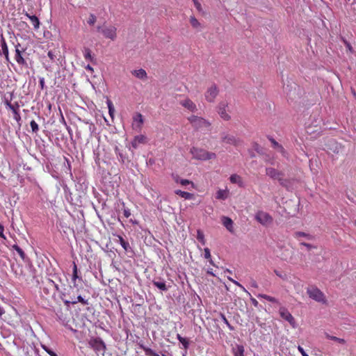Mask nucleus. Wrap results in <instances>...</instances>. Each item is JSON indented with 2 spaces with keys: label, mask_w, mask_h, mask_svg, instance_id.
I'll list each match as a JSON object with an SVG mask.
<instances>
[{
  "label": "nucleus",
  "mask_w": 356,
  "mask_h": 356,
  "mask_svg": "<svg viewBox=\"0 0 356 356\" xmlns=\"http://www.w3.org/2000/svg\"><path fill=\"white\" fill-rule=\"evenodd\" d=\"M69 298H63L64 304L69 306L70 304L75 305L78 302H81L83 305H89L88 300L85 299L81 294V289L79 288L78 284H74L73 286H70L68 290Z\"/></svg>",
  "instance_id": "nucleus-1"
},
{
  "label": "nucleus",
  "mask_w": 356,
  "mask_h": 356,
  "mask_svg": "<svg viewBox=\"0 0 356 356\" xmlns=\"http://www.w3.org/2000/svg\"><path fill=\"white\" fill-rule=\"evenodd\" d=\"M188 120L192 127L200 131H208L211 126V123L206 119L195 115H192L188 118Z\"/></svg>",
  "instance_id": "nucleus-2"
},
{
  "label": "nucleus",
  "mask_w": 356,
  "mask_h": 356,
  "mask_svg": "<svg viewBox=\"0 0 356 356\" xmlns=\"http://www.w3.org/2000/svg\"><path fill=\"white\" fill-rule=\"evenodd\" d=\"M191 154L193 155V157L195 159L199 160H210L215 159L216 155L215 153L207 152L202 149H199L197 147H192L190 150Z\"/></svg>",
  "instance_id": "nucleus-3"
},
{
  "label": "nucleus",
  "mask_w": 356,
  "mask_h": 356,
  "mask_svg": "<svg viewBox=\"0 0 356 356\" xmlns=\"http://www.w3.org/2000/svg\"><path fill=\"white\" fill-rule=\"evenodd\" d=\"M307 293L310 298L316 302L325 303L326 301L323 293L316 286L308 288Z\"/></svg>",
  "instance_id": "nucleus-4"
},
{
  "label": "nucleus",
  "mask_w": 356,
  "mask_h": 356,
  "mask_svg": "<svg viewBox=\"0 0 356 356\" xmlns=\"http://www.w3.org/2000/svg\"><path fill=\"white\" fill-rule=\"evenodd\" d=\"M255 219L258 222L265 227L270 225L273 222V217L269 213L263 211H259L256 213Z\"/></svg>",
  "instance_id": "nucleus-5"
},
{
  "label": "nucleus",
  "mask_w": 356,
  "mask_h": 356,
  "mask_svg": "<svg viewBox=\"0 0 356 356\" xmlns=\"http://www.w3.org/2000/svg\"><path fill=\"white\" fill-rule=\"evenodd\" d=\"M266 173L271 179L278 180L281 185L286 186L287 181L282 178L283 174L281 172L273 168H267Z\"/></svg>",
  "instance_id": "nucleus-6"
},
{
  "label": "nucleus",
  "mask_w": 356,
  "mask_h": 356,
  "mask_svg": "<svg viewBox=\"0 0 356 356\" xmlns=\"http://www.w3.org/2000/svg\"><path fill=\"white\" fill-rule=\"evenodd\" d=\"M97 30L102 31V34L106 38L111 39V40H115L117 37V29L115 26H104L101 28L100 26L97 27Z\"/></svg>",
  "instance_id": "nucleus-7"
},
{
  "label": "nucleus",
  "mask_w": 356,
  "mask_h": 356,
  "mask_svg": "<svg viewBox=\"0 0 356 356\" xmlns=\"http://www.w3.org/2000/svg\"><path fill=\"white\" fill-rule=\"evenodd\" d=\"M279 313L280 316L289 323V324L293 327H296V322L293 316L291 314V313L284 307H281L279 310Z\"/></svg>",
  "instance_id": "nucleus-8"
},
{
  "label": "nucleus",
  "mask_w": 356,
  "mask_h": 356,
  "mask_svg": "<svg viewBox=\"0 0 356 356\" xmlns=\"http://www.w3.org/2000/svg\"><path fill=\"white\" fill-rule=\"evenodd\" d=\"M227 108L228 104L226 102H221L217 107L218 113L224 120H229L230 119V115L227 112Z\"/></svg>",
  "instance_id": "nucleus-9"
},
{
  "label": "nucleus",
  "mask_w": 356,
  "mask_h": 356,
  "mask_svg": "<svg viewBox=\"0 0 356 356\" xmlns=\"http://www.w3.org/2000/svg\"><path fill=\"white\" fill-rule=\"evenodd\" d=\"M218 94L216 85H212L205 92V98L209 102H213Z\"/></svg>",
  "instance_id": "nucleus-10"
},
{
  "label": "nucleus",
  "mask_w": 356,
  "mask_h": 356,
  "mask_svg": "<svg viewBox=\"0 0 356 356\" xmlns=\"http://www.w3.org/2000/svg\"><path fill=\"white\" fill-rule=\"evenodd\" d=\"M221 139L222 142L234 146H237L240 142L239 139L235 136L225 133L221 134Z\"/></svg>",
  "instance_id": "nucleus-11"
},
{
  "label": "nucleus",
  "mask_w": 356,
  "mask_h": 356,
  "mask_svg": "<svg viewBox=\"0 0 356 356\" xmlns=\"http://www.w3.org/2000/svg\"><path fill=\"white\" fill-rule=\"evenodd\" d=\"M143 117L140 113H136L133 118L132 127L133 129L140 131L143 124Z\"/></svg>",
  "instance_id": "nucleus-12"
},
{
  "label": "nucleus",
  "mask_w": 356,
  "mask_h": 356,
  "mask_svg": "<svg viewBox=\"0 0 356 356\" xmlns=\"http://www.w3.org/2000/svg\"><path fill=\"white\" fill-rule=\"evenodd\" d=\"M147 143V138L144 135L136 136L131 141V146L134 149H137L140 145L145 144Z\"/></svg>",
  "instance_id": "nucleus-13"
},
{
  "label": "nucleus",
  "mask_w": 356,
  "mask_h": 356,
  "mask_svg": "<svg viewBox=\"0 0 356 356\" xmlns=\"http://www.w3.org/2000/svg\"><path fill=\"white\" fill-rule=\"evenodd\" d=\"M21 47L19 43H17L15 45V60L16 62L20 65H26V62L24 60V58L22 56V51L19 49V47Z\"/></svg>",
  "instance_id": "nucleus-14"
},
{
  "label": "nucleus",
  "mask_w": 356,
  "mask_h": 356,
  "mask_svg": "<svg viewBox=\"0 0 356 356\" xmlns=\"http://www.w3.org/2000/svg\"><path fill=\"white\" fill-rule=\"evenodd\" d=\"M180 104L191 112H195L197 110L196 105L189 99L181 100Z\"/></svg>",
  "instance_id": "nucleus-15"
},
{
  "label": "nucleus",
  "mask_w": 356,
  "mask_h": 356,
  "mask_svg": "<svg viewBox=\"0 0 356 356\" xmlns=\"http://www.w3.org/2000/svg\"><path fill=\"white\" fill-rule=\"evenodd\" d=\"M221 221H222V225L226 227V229L229 232H230L232 233L234 232L233 221L230 218L227 217V216H222L221 218Z\"/></svg>",
  "instance_id": "nucleus-16"
},
{
  "label": "nucleus",
  "mask_w": 356,
  "mask_h": 356,
  "mask_svg": "<svg viewBox=\"0 0 356 356\" xmlns=\"http://www.w3.org/2000/svg\"><path fill=\"white\" fill-rule=\"evenodd\" d=\"M152 284L162 291H167L168 290V288L165 284V282L161 279L153 280Z\"/></svg>",
  "instance_id": "nucleus-17"
},
{
  "label": "nucleus",
  "mask_w": 356,
  "mask_h": 356,
  "mask_svg": "<svg viewBox=\"0 0 356 356\" xmlns=\"http://www.w3.org/2000/svg\"><path fill=\"white\" fill-rule=\"evenodd\" d=\"M115 153L116 154L118 161L122 163H124L128 161V158L125 154L118 147H115Z\"/></svg>",
  "instance_id": "nucleus-18"
},
{
  "label": "nucleus",
  "mask_w": 356,
  "mask_h": 356,
  "mask_svg": "<svg viewBox=\"0 0 356 356\" xmlns=\"http://www.w3.org/2000/svg\"><path fill=\"white\" fill-rule=\"evenodd\" d=\"M131 73H132V74H134L136 77H137L139 79L143 80V79H146L147 77V72L143 69L133 70Z\"/></svg>",
  "instance_id": "nucleus-19"
},
{
  "label": "nucleus",
  "mask_w": 356,
  "mask_h": 356,
  "mask_svg": "<svg viewBox=\"0 0 356 356\" xmlns=\"http://www.w3.org/2000/svg\"><path fill=\"white\" fill-rule=\"evenodd\" d=\"M26 16L29 19L30 22L33 26L35 29H39L40 23L39 19L35 15H31L26 13Z\"/></svg>",
  "instance_id": "nucleus-20"
},
{
  "label": "nucleus",
  "mask_w": 356,
  "mask_h": 356,
  "mask_svg": "<svg viewBox=\"0 0 356 356\" xmlns=\"http://www.w3.org/2000/svg\"><path fill=\"white\" fill-rule=\"evenodd\" d=\"M293 236L296 238L298 240H300V238L301 237H304L307 240H313L314 238V236L303 232H296Z\"/></svg>",
  "instance_id": "nucleus-21"
},
{
  "label": "nucleus",
  "mask_w": 356,
  "mask_h": 356,
  "mask_svg": "<svg viewBox=\"0 0 356 356\" xmlns=\"http://www.w3.org/2000/svg\"><path fill=\"white\" fill-rule=\"evenodd\" d=\"M94 343H95L94 346H95V350H97L98 351L105 350L106 345L102 339H95Z\"/></svg>",
  "instance_id": "nucleus-22"
},
{
  "label": "nucleus",
  "mask_w": 356,
  "mask_h": 356,
  "mask_svg": "<svg viewBox=\"0 0 356 356\" xmlns=\"http://www.w3.org/2000/svg\"><path fill=\"white\" fill-rule=\"evenodd\" d=\"M83 57L86 60L93 62L95 60L94 56L92 55L90 49L88 47H84L83 50Z\"/></svg>",
  "instance_id": "nucleus-23"
},
{
  "label": "nucleus",
  "mask_w": 356,
  "mask_h": 356,
  "mask_svg": "<svg viewBox=\"0 0 356 356\" xmlns=\"http://www.w3.org/2000/svg\"><path fill=\"white\" fill-rule=\"evenodd\" d=\"M5 104L8 108L11 110L13 112L16 111H19V105L18 102H15L14 104H11L9 101L6 100L5 102Z\"/></svg>",
  "instance_id": "nucleus-24"
},
{
  "label": "nucleus",
  "mask_w": 356,
  "mask_h": 356,
  "mask_svg": "<svg viewBox=\"0 0 356 356\" xmlns=\"http://www.w3.org/2000/svg\"><path fill=\"white\" fill-rule=\"evenodd\" d=\"M1 49H2V54L4 56H8L9 54L8 48L6 42L5 38L1 35Z\"/></svg>",
  "instance_id": "nucleus-25"
},
{
  "label": "nucleus",
  "mask_w": 356,
  "mask_h": 356,
  "mask_svg": "<svg viewBox=\"0 0 356 356\" xmlns=\"http://www.w3.org/2000/svg\"><path fill=\"white\" fill-rule=\"evenodd\" d=\"M141 348L145 351V355L147 356H160L158 353H156L154 350L152 349L146 347L143 345L140 346Z\"/></svg>",
  "instance_id": "nucleus-26"
},
{
  "label": "nucleus",
  "mask_w": 356,
  "mask_h": 356,
  "mask_svg": "<svg viewBox=\"0 0 356 356\" xmlns=\"http://www.w3.org/2000/svg\"><path fill=\"white\" fill-rule=\"evenodd\" d=\"M271 143H273V147L277 149L279 152H280L284 156H286V152L283 147L280 145L277 142H276L274 139H270Z\"/></svg>",
  "instance_id": "nucleus-27"
},
{
  "label": "nucleus",
  "mask_w": 356,
  "mask_h": 356,
  "mask_svg": "<svg viewBox=\"0 0 356 356\" xmlns=\"http://www.w3.org/2000/svg\"><path fill=\"white\" fill-rule=\"evenodd\" d=\"M234 356H244V347L241 345H238L234 349Z\"/></svg>",
  "instance_id": "nucleus-28"
},
{
  "label": "nucleus",
  "mask_w": 356,
  "mask_h": 356,
  "mask_svg": "<svg viewBox=\"0 0 356 356\" xmlns=\"http://www.w3.org/2000/svg\"><path fill=\"white\" fill-rule=\"evenodd\" d=\"M216 197L218 200H225L227 197V191L225 190H218L216 193Z\"/></svg>",
  "instance_id": "nucleus-29"
},
{
  "label": "nucleus",
  "mask_w": 356,
  "mask_h": 356,
  "mask_svg": "<svg viewBox=\"0 0 356 356\" xmlns=\"http://www.w3.org/2000/svg\"><path fill=\"white\" fill-rule=\"evenodd\" d=\"M175 193L177 195H180L181 197H184V199L189 200L192 197V194L188 192L182 191L181 190H177L175 191Z\"/></svg>",
  "instance_id": "nucleus-30"
},
{
  "label": "nucleus",
  "mask_w": 356,
  "mask_h": 356,
  "mask_svg": "<svg viewBox=\"0 0 356 356\" xmlns=\"http://www.w3.org/2000/svg\"><path fill=\"white\" fill-rule=\"evenodd\" d=\"M119 243L124 248L125 251H128L130 249L129 243L127 241H125L124 238L121 236H118Z\"/></svg>",
  "instance_id": "nucleus-31"
},
{
  "label": "nucleus",
  "mask_w": 356,
  "mask_h": 356,
  "mask_svg": "<svg viewBox=\"0 0 356 356\" xmlns=\"http://www.w3.org/2000/svg\"><path fill=\"white\" fill-rule=\"evenodd\" d=\"M325 337L327 339H328L334 341H336L337 343H342V344L345 343V340L343 339H341V338H338L337 337L331 336L328 333H325Z\"/></svg>",
  "instance_id": "nucleus-32"
},
{
  "label": "nucleus",
  "mask_w": 356,
  "mask_h": 356,
  "mask_svg": "<svg viewBox=\"0 0 356 356\" xmlns=\"http://www.w3.org/2000/svg\"><path fill=\"white\" fill-rule=\"evenodd\" d=\"M79 279L78 273H77V266L75 263H74L73 266V273H72V282L73 284H77L76 280ZM79 280H81V278H79Z\"/></svg>",
  "instance_id": "nucleus-33"
},
{
  "label": "nucleus",
  "mask_w": 356,
  "mask_h": 356,
  "mask_svg": "<svg viewBox=\"0 0 356 356\" xmlns=\"http://www.w3.org/2000/svg\"><path fill=\"white\" fill-rule=\"evenodd\" d=\"M258 297L262 298H264L269 302H273V303L277 302V300L275 298L266 295V294H259Z\"/></svg>",
  "instance_id": "nucleus-34"
},
{
  "label": "nucleus",
  "mask_w": 356,
  "mask_h": 356,
  "mask_svg": "<svg viewBox=\"0 0 356 356\" xmlns=\"http://www.w3.org/2000/svg\"><path fill=\"white\" fill-rule=\"evenodd\" d=\"M197 239L198 240L199 242H200L202 245H204L206 241H205V239H204V233L198 229L197 231Z\"/></svg>",
  "instance_id": "nucleus-35"
},
{
  "label": "nucleus",
  "mask_w": 356,
  "mask_h": 356,
  "mask_svg": "<svg viewBox=\"0 0 356 356\" xmlns=\"http://www.w3.org/2000/svg\"><path fill=\"white\" fill-rule=\"evenodd\" d=\"M13 249L19 254V255L23 260L25 259L26 254L21 248H19L17 245H13Z\"/></svg>",
  "instance_id": "nucleus-36"
},
{
  "label": "nucleus",
  "mask_w": 356,
  "mask_h": 356,
  "mask_svg": "<svg viewBox=\"0 0 356 356\" xmlns=\"http://www.w3.org/2000/svg\"><path fill=\"white\" fill-rule=\"evenodd\" d=\"M190 23L191 26L195 29H197L200 26V23L194 16H191L190 17Z\"/></svg>",
  "instance_id": "nucleus-37"
},
{
  "label": "nucleus",
  "mask_w": 356,
  "mask_h": 356,
  "mask_svg": "<svg viewBox=\"0 0 356 356\" xmlns=\"http://www.w3.org/2000/svg\"><path fill=\"white\" fill-rule=\"evenodd\" d=\"M106 104H107V106H108L109 115H111V118H113V113H114V111H115V108H114L113 104L111 102V101L109 100V99L107 100Z\"/></svg>",
  "instance_id": "nucleus-38"
},
{
  "label": "nucleus",
  "mask_w": 356,
  "mask_h": 356,
  "mask_svg": "<svg viewBox=\"0 0 356 356\" xmlns=\"http://www.w3.org/2000/svg\"><path fill=\"white\" fill-rule=\"evenodd\" d=\"M220 316L222 321L227 325V326L228 327L229 330L232 331L234 330V327L232 325H230V323L227 321V318L222 313L220 314Z\"/></svg>",
  "instance_id": "nucleus-39"
},
{
  "label": "nucleus",
  "mask_w": 356,
  "mask_h": 356,
  "mask_svg": "<svg viewBox=\"0 0 356 356\" xmlns=\"http://www.w3.org/2000/svg\"><path fill=\"white\" fill-rule=\"evenodd\" d=\"M229 179L230 181L233 184H238L241 182V177L236 174L232 175L229 177Z\"/></svg>",
  "instance_id": "nucleus-40"
},
{
  "label": "nucleus",
  "mask_w": 356,
  "mask_h": 356,
  "mask_svg": "<svg viewBox=\"0 0 356 356\" xmlns=\"http://www.w3.org/2000/svg\"><path fill=\"white\" fill-rule=\"evenodd\" d=\"M176 182H179L182 186H186L190 184L191 182L188 179H179V177L176 176L175 178Z\"/></svg>",
  "instance_id": "nucleus-41"
},
{
  "label": "nucleus",
  "mask_w": 356,
  "mask_h": 356,
  "mask_svg": "<svg viewBox=\"0 0 356 356\" xmlns=\"http://www.w3.org/2000/svg\"><path fill=\"white\" fill-rule=\"evenodd\" d=\"M30 126L32 129V131L34 133H36L39 129L38 124H37V122L35 120H32L30 122Z\"/></svg>",
  "instance_id": "nucleus-42"
},
{
  "label": "nucleus",
  "mask_w": 356,
  "mask_h": 356,
  "mask_svg": "<svg viewBox=\"0 0 356 356\" xmlns=\"http://www.w3.org/2000/svg\"><path fill=\"white\" fill-rule=\"evenodd\" d=\"M97 17L95 15L90 14L89 19L88 20V24L90 25H94V24L96 22Z\"/></svg>",
  "instance_id": "nucleus-43"
},
{
  "label": "nucleus",
  "mask_w": 356,
  "mask_h": 356,
  "mask_svg": "<svg viewBox=\"0 0 356 356\" xmlns=\"http://www.w3.org/2000/svg\"><path fill=\"white\" fill-rule=\"evenodd\" d=\"M48 283L50 284L51 285H52L56 291L60 292V287H59L58 284L57 283H56L55 281H54L51 279H48Z\"/></svg>",
  "instance_id": "nucleus-44"
},
{
  "label": "nucleus",
  "mask_w": 356,
  "mask_h": 356,
  "mask_svg": "<svg viewBox=\"0 0 356 356\" xmlns=\"http://www.w3.org/2000/svg\"><path fill=\"white\" fill-rule=\"evenodd\" d=\"M47 56L52 62H54L55 59L56 58V54L54 51H49Z\"/></svg>",
  "instance_id": "nucleus-45"
},
{
  "label": "nucleus",
  "mask_w": 356,
  "mask_h": 356,
  "mask_svg": "<svg viewBox=\"0 0 356 356\" xmlns=\"http://www.w3.org/2000/svg\"><path fill=\"white\" fill-rule=\"evenodd\" d=\"M42 348L50 355V356H58L54 351L47 348L45 346H42Z\"/></svg>",
  "instance_id": "nucleus-46"
},
{
  "label": "nucleus",
  "mask_w": 356,
  "mask_h": 356,
  "mask_svg": "<svg viewBox=\"0 0 356 356\" xmlns=\"http://www.w3.org/2000/svg\"><path fill=\"white\" fill-rule=\"evenodd\" d=\"M300 244L302 246L306 247L308 250H310L313 248H316V246L312 245V244H309V243H305V242H300Z\"/></svg>",
  "instance_id": "nucleus-47"
},
{
  "label": "nucleus",
  "mask_w": 356,
  "mask_h": 356,
  "mask_svg": "<svg viewBox=\"0 0 356 356\" xmlns=\"http://www.w3.org/2000/svg\"><path fill=\"white\" fill-rule=\"evenodd\" d=\"M180 343L182 344L185 349H188L189 346V341L187 339L184 338L181 340V341H180Z\"/></svg>",
  "instance_id": "nucleus-48"
},
{
  "label": "nucleus",
  "mask_w": 356,
  "mask_h": 356,
  "mask_svg": "<svg viewBox=\"0 0 356 356\" xmlns=\"http://www.w3.org/2000/svg\"><path fill=\"white\" fill-rule=\"evenodd\" d=\"M193 1L194 3V6L196 8V9L199 12H201L202 11V6H201L200 3L198 1V0H193Z\"/></svg>",
  "instance_id": "nucleus-49"
},
{
  "label": "nucleus",
  "mask_w": 356,
  "mask_h": 356,
  "mask_svg": "<svg viewBox=\"0 0 356 356\" xmlns=\"http://www.w3.org/2000/svg\"><path fill=\"white\" fill-rule=\"evenodd\" d=\"M204 258L210 259L211 258L210 250L208 248H205L204 249Z\"/></svg>",
  "instance_id": "nucleus-50"
},
{
  "label": "nucleus",
  "mask_w": 356,
  "mask_h": 356,
  "mask_svg": "<svg viewBox=\"0 0 356 356\" xmlns=\"http://www.w3.org/2000/svg\"><path fill=\"white\" fill-rule=\"evenodd\" d=\"M63 122H64V124H65V126H66V128H67V132H68V134H69V135H70V138H72V136H73L72 129L69 126H67V124H66V122H65V120H64V118H63Z\"/></svg>",
  "instance_id": "nucleus-51"
},
{
  "label": "nucleus",
  "mask_w": 356,
  "mask_h": 356,
  "mask_svg": "<svg viewBox=\"0 0 356 356\" xmlns=\"http://www.w3.org/2000/svg\"><path fill=\"white\" fill-rule=\"evenodd\" d=\"M40 87L42 90L44 88V78L40 77L39 79Z\"/></svg>",
  "instance_id": "nucleus-52"
},
{
  "label": "nucleus",
  "mask_w": 356,
  "mask_h": 356,
  "mask_svg": "<svg viewBox=\"0 0 356 356\" xmlns=\"http://www.w3.org/2000/svg\"><path fill=\"white\" fill-rule=\"evenodd\" d=\"M298 351L301 353V355L302 356H309L305 351V350L303 349V348L300 346H298Z\"/></svg>",
  "instance_id": "nucleus-53"
},
{
  "label": "nucleus",
  "mask_w": 356,
  "mask_h": 356,
  "mask_svg": "<svg viewBox=\"0 0 356 356\" xmlns=\"http://www.w3.org/2000/svg\"><path fill=\"white\" fill-rule=\"evenodd\" d=\"M13 114H14V118L17 121H19L21 120V117H20V115L19 113V111H16L13 112Z\"/></svg>",
  "instance_id": "nucleus-54"
},
{
  "label": "nucleus",
  "mask_w": 356,
  "mask_h": 356,
  "mask_svg": "<svg viewBox=\"0 0 356 356\" xmlns=\"http://www.w3.org/2000/svg\"><path fill=\"white\" fill-rule=\"evenodd\" d=\"M123 213L125 218H129L131 216L130 211L128 209H124L123 211Z\"/></svg>",
  "instance_id": "nucleus-55"
},
{
  "label": "nucleus",
  "mask_w": 356,
  "mask_h": 356,
  "mask_svg": "<svg viewBox=\"0 0 356 356\" xmlns=\"http://www.w3.org/2000/svg\"><path fill=\"white\" fill-rule=\"evenodd\" d=\"M60 298L63 300V298H69V296H68V291L67 292H63V291H60Z\"/></svg>",
  "instance_id": "nucleus-56"
},
{
  "label": "nucleus",
  "mask_w": 356,
  "mask_h": 356,
  "mask_svg": "<svg viewBox=\"0 0 356 356\" xmlns=\"http://www.w3.org/2000/svg\"><path fill=\"white\" fill-rule=\"evenodd\" d=\"M3 227L0 224V237L3 238H6V236L3 234Z\"/></svg>",
  "instance_id": "nucleus-57"
},
{
  "label": "nucleus",
  "mask_w": 356,
  "mask_h": 356,
  "mask_svg": "<svg viewBox=\"0 0 356 356\" xmlns=\"http://www.w3.org/2000/svg\"><path fill=\"white\" fill-rule=\"evenodd\" d=\"M233 283L237 286H238L241 289H243V291H246L245 289L243 287V286H242L239 282H238L237 281L234 280L233 281Z\"/></svg>",
  "instance_id": "nucleus-58"
},
{
  "label": "nucleus",
  "mask_w": 356,
  "mask_h": 356,
  "mask_svg": "<svg viewBox=\"0 0 356 356\" xmlns=\"http://www.w3.org/2000/svg\"><path fill=\"white\" fill-rule=\"evenodd\" d=\"M251 302L254 305V306L257 307L259 305L258 301L254 298H251Z\"/></svg>",
  "instance_id": "nucleus-59"
},
{
  "label": "nucleus",
  "mask_w": 356,
  "mask_h": 356,
  "mask_svg": "<svg viewBox=\"0 0 356 356\" xmlns=\"http://www.w3.org/2000/svg\"><path fill=\"white\" fill-rule=\"evenodd\" d=\"M253 147H254V149H255L257 152H260V149H261V148H260V147H259V145L258 144H257V143L254 144V146H253Z\"/></svg>",
  "instance_id": "nucleus-60"
},
{
  "label": "nucleus",
  "mask_w": 356,
  "mask_h": 356,
  "mask_svg": "<svg viewBox=\"0 0 356 356\" xmlns=\"http://www.w3.org/2000/svg\"><path fill=\"white\" fill-rule=\"evenodd\" d=\"M85 68L86 70L91 72H92L94 71L93 68L90 65H88L87 66H86Z\"/></svg>",
  "instance_id": "nucleus-61"
},
{
  "label": "nucleus",
  "mask_w": 356,
  "mask_h": 356,
  "mask_svg": "<svg viewBox=\"0 0 356 356\" xmlns=\"http://www.w3.org/2000/svg\"><path fill=\"white\" fill-rule=\"evenodd\" d=\"M207 273L212 276H216V275L214 274V273L213 272V269L212 268H209L207 270Z\"/></svg>",
  "instance_id": "nucleus-62"
},
{
  "label": "nucleus",
  "mask_w": 356,
  "mask_h": 356,
  "mask_svg": "<svg viewBox=\"0 0 356 356\" xmlns=\"http://www.w3.org/2000/svg\"><path fill=\"white\" fill-rule=\"evenodd\" d=\"M5 313V311L4 309H3V307H1V306L0 305V318L1 317V316Z\"/></svg>",
  "instance_id": "nucleus-63"
},
{
  "label": "nucleus",
  "mask_w": 356,
  "mask_h": 356,
  "mask_svg": "<svg viewBox=\"0 0 356 356\" xmlns=\"http://www.w3.org/2000/svg\"><path fill=\"white\" fill-rule=\"evenodd\" d=\"M177 339L179 340V341H181L182 339H184V338L182 337L179 334H177Z\"/></svg>",
  "instance_id": "nucleus-64"
}]
</instances>
